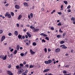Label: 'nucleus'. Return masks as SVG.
Segmentation results:
<instances>
[{
	"label": "nucleus",
	"instance_id": "37998d69",
	"mask_svg": "<svg viewBox=\"0 0 75 75\" xmlns=\"http://www.w3.org/2000/svg\"><path fill=\"white\" fill-rule=\"evenodd\" d=\"M42 42H46L45 40L44 39H42Z\"/></svg>",
	"mask_w": 75,
	"mask_h": 75
},
{
	"label": "nucleus",
	"instance_id": "de8ad7c7",
	"mask_svg": "<svg viewBox=\"0 0 75 75\" xmlns=\"http://www.w3.org/2000/svg\"><path fill=\"white\" fill-rule=\"evenodd\" d=\"M44 51H45V52H47V48H45L44 49Z\"/></svg>",
	"mask_w": 75,
	"mask_h": 75
},
{
	"label": "nucleus",
	"instance_id": "a211bd4d",
	"mask_svg": "<svg viewBox=\"0 0 75 75\" xmlns=\"http://www.w3.org/2000/svg\"><path fill=\"white\" fill-rule=\"evenodd\" d=\"M30 28H31V29H32V30H34L35 29V28L33 26H30Z\"/></svg>",
	"mask_w": 75,
	"mask_h": 75
},
{
	"label": "nucleus",
	"instance_id": "bb28decb",
	"mask_svg": "<svg viewBox=\"0 0 75 75\" xmlns=\"http://www.w3.org/2000/svg\"><path fill=\"white\" fill-rule=\"evenodd\" d=\"M28 65H29L28 64H26L25 65V67L27 68H28L29 67V66H28Z\"/></svg>",
	"mask_w": 75,
	"mask_h": 75
},
{
	"label": "nucleus",
	"instance_id": "1a4fd4ad",
	"mask_svg": "<svg viewBox=\"0 0 75 75\" xmlns=\"http://www.w3.org/2000/svg\"><path fill=\"white\" fill-rule=\"evenodd\" d=\"M38 31H39V29H35L33 31L34 33H35V32H38Z\"/></svg>",
	"mask_w": 75,
	"mask_h": 75
},
{
	"label": "nucleus",
	"instance_id": "9d476101",
	"mask_svg": "<svg viewBox=\"0 0 75 75\" xmlns=\"http://www.w3.org/2000/svg\"><path fill=\"white\" fill-rule=\"evenodd\" d=\"M15 7L16 8H17V9H18V8H20V6L19 5H15Z\"/></svg>",
	"mask_w": 75,
	"mask_h": 75
},
{
	"label": "nucleus",
	"instance_id": "aec40b11",
	"mask_svg": "<svg viewBox=\"0 0 75 75\" xmlns=\"http://www.w3.org/2000/svg\"><path fill=\"white\" fill-rule=\"evenodd\" d=\"M11 14L12 16H14V13L12 12H11Z\"/></svg>",
	"mask_w": 75,
	"mask_h": 75
},
{
	"label": "nucleus",
	"instance_id": "8fccbe9b",
	"mask_svg": "<svg viewBox=\"0 0 75 75\" xmlns=\"http://www.w3.org/2000/svg\"><path fill=\"white\" fill-rule=\"evenodd\" d=\"M65 35H66V33H65L63 34V37H65Z\"/></svg>",
	"mask_w": 75,
	"mask_h": 75
},
{
	"label": "nucleus",
	"instance_id": "cd10ccee",
	"mask_svg": "<svg viewBox=\"0 0 75 75\" xmlns=\"http://www.w3.org/2000/svg\"><path fill=\"white\" fill-rule=\"evenodd\" d=\"M59 32L60 33H62L63 32V31H62L61 30V29H59Z\"/></svg>",
	"mask_w": 75,
	"mask_h": 75
},
{
	"label": "nucleus",
	"instance_id": "393cba45",
	"mask_svg": "<svg viewBox=\"0 0 75 75\" xmlns=\"http://www.w3.org/2000/svg\"><path fill=\"white\" fill-rule=\"evenodd\" d=\"M10 56L11 58H13V54H12V53L11 54Z\"/></svg>",
	"mask_w": 75,
	"mask_h": 75
},
{
	"label": "nucleus",
	"instance_id": "3c124183",
	"mask_svg": "<svg viewBox=\"0 0 75 75\" xmlns=\"http://www.w3.org/2000/svg\"><path fill=\"white\" fill-rule=\"evenodd\" d=\"M28 72V70H26L24 72L25 74H27Z\"/></svg>",
	"mask_w": 75,
	"mask_h": 75
},
{
	"label": "nucleus",
	"instance_id": "72a5a7b5",
	"mask_svg": "<svg viewBox=\"0 0 75 75\" xmlns=\"http://www.w3.org/2000/svg\"><path fill=\"white\" fill-rule=\"evenodd\" d=\"M5 38H2L1 39V41L2 42V41H3V40L5 39Z\"/></svg>",
	"mask_w": 75,
	"mask_h": 75
},
{
	"label": "nucleus",
	"instance_id": "e2e57ef3",
	"mask_svg": "<svg viewBox=\"0 0 75 75\" xmlns=\"http://www.w3.org/2000/svg\"><path fill=\"white\" fill-rule=\"evenodd\" d=\"M45 39H46V40H49V38H45Z\"/></svg>",
	"mask_w": 75,
	"mask_h": 75
},
{
	"label": "nucleus",
	"instance_id": "58836bf2",
	"mask_svg": "<svg viewBox=\"0 0 75 75\" xmlns=\"http://www.w3.org/2000/svg\"><path fill=\"white\" fill-rule=\"evenodd\" d=\"M26 63H27L26 62H25V61H24L23 62V65H25Z\"/></svg>",
	"mask_w": 75,
	"mask_h": 75
},
{
	"label": "nucleus",
	"instance_id": "4468645a",
	"mask_svg": "<svg viewBox=\"0 0 75 75\" xmlns=\"http://www.w3.org/2000/svg\"><path fill=\"white\" fill-rule=\"evenodd\" d=\"M27 34L28 35L29 37V38H30V37H31V34H30V33H29L28 32H27Z\"/></svg>",
	"mask_w": 75,
	"mask_h": 75
},
{
	"label": "nucleus",
	"instance_id": "c85d7f7f",
	"mask_svg": "<svg viewBox=\"0 0 75 75\" xmlns=\"http://www.w3.org/2000/svg\"><path fill=\"white\" fill-rule=\"evenodd\" d=\"M55 11H56L55 10H53L52 11V12L51 13V14H53V13H55Z\"/></svg>",
	"mask_w": 75,
	"mask_h": 75
},
{
	"label": "nucleus",
	"instance_id": "a878e982",
	"mask_svg": "<svg viewBox=\"0 0 75 75\" xmlns=\"http://www.w3.org/2000/svg\"><path fill=\"white\" fill-rule=\"evenodd\" d=\"M64 43V41H62L60 42V44H62Z\"/></svg>",
	"mask_w": 75,
	"mask_h": 75
},
{
	"label": "nucleus",
	"instance_id": "412c9836",
	"mask_svg": "<svg viewBox=\"0 0 75 75\" xmlns=\"http://www.w3.org/2000/svg\"><path fill=\"white\" fill-rule=\"evenodd\" d=\"M17 52V50H16L13 52L14 54H16V53Z\"/></svg>",
	"mask_w": 75,
	"mask_h": 75
},
{
	"label": "nucleus",
	"instance_id": "052dcab7",
	"mask_svg": "<svg viewBox=\"0 0 75 75\" xmlns=\"http://www.w3.org/2000/svg\"><path fill=\"white\" fill-rule=\"evenodd\" d=\"M28 18L29 19H31V17H30V15L28 16Z\"/></svg>",
	"mask_w": 75,
	"mask_h": 75
},
{
	"label": "nucleus",
	"instance_id": "f8f14e48",
	"mask_svg": "<svg viewBox=\"0 0 75 75\" xmlns=\"http://www.w3.org/2000/svg\"><path fill=\"white\" fill-rule=\"evenodd\" d=\"M19 49H20V46H19V45H18L16 47V49L18 51L19 50Z\"/></svg>",
	"mask_w": 75,
	"mask_h": 75
},
{
	"label": "nucleus",
	"instance_id": "2f4dec72",
	"mask_svg": "<svg viewBox=\"0 0 75 75\" xmlns=\"http://www.w3.org/2000/svg\"><path fill=\"white\" fill-rule=\"evenodd\" d=\"M44 62L45 64H48V61H45Z\"/></svg>",
	"mask_w": 75,
	"mask_h": 75
},
{
	"label": "nucleus",
	"instance_id": "4be33fe9",
	"mask_svg": "<svg viewBox=\"0 0 75 75\" xmlns=\"http://www.w3.org/2000/svg\"><path fill=\"white\" fill-rule=\"evenodd\" d=\"M64 2L65 4H68V2L67 1H64Z\"/></svg>",
	"mask_w": 75,
	"mask_h": 75
},
{
	"label": "nucleus",
	"instance_id": "c03bdc74",
	"mask_svg": "<svg viewBox=\"0 0 75 75\" xmlns=\"http://www.w3.org/2000/svg\"><path fill=\"white\" fill-rule=\"evenodd\" d=\"M9 5V4H6V5H5V6L6 7H8V5Z\"/></svg>",
	"mask_w": 75,
	"mask_h": 75
},
{
	"label": "nucleus",
	"instance_id": "864d4df0",
	"mask_svg": "<svg viewBox=\"0 0 75 75\" xmlns=\"http://www.w3.org/2000/svg\"><path fill=\"white\" fill-rule=\"evenodd\" d=\"M12 34H11V33H9L8 34V35H9V36H11V35H12Z\"/></svg>",
	"mask_w": 75,
	"mask_h": 75
},
{
	"label": "nucleus",
	"instance_id": "473e14b6",
	"mask_svg": "<svg viewBox=\"0 0 75 75\" xmlns=\"http://www.w3.org/2000/svg\"><path fill=\"white\" fill-rule=\"evenodd\" d=\"M62 48H64V49H66V48H67V47L66 46H64L63 47H62Z\"/></svg>",
	"mask_w": 75,
	"mask_h": 75
},
{
	"label": "nucleus",
	"instance_id": "0e129e2a",
	"mask_svg": "<svg viewBox=\"0 0 75 75\" xmlns=\"http://www.w3.org/2000/svg\"><path fill=\"white\" fill-rule=\"evenodd\" d=\"M68 12H69H69H71V11L70 9H69L68 10Z\"/></svg>",
	"mask_w": 75,
	"mask_h": 75
},
{
	"label": "nucleus",
	"instance_id": "f257e3e1",
	"mask_svg": "<svg viewBox=\"0 0 75 75\" xmlns=\"http://www.w3.org/2000/svg\"><path fill=\"white\" fill-rule=\"evenodd\" d=\"M5 17H7L8 18H10L11 17V16L10 14H8V12H6L5 14Z\"/></svg>",
	"mask_w": 75,
	"mask_h": 75
},
{
	"label": "nucleus",
	"instance_id": "5701e85b",
	"mask_svg": "<svg viewBox=\"0 0 75 75\" xmlns=\"http://www.w3.org/2000/svg\"><path fill=\"white\" fill-rule=\"evenodd\" d=\"M20 66H21V67H23L24 66V65H23V64L22 63H20L19 64Z\"/></svg>",
	"mask_w": 75,
	"mask_h": 75
},
{
	"label": "nucleus",
	"instance_id": "ea45409f",
	"mask_svg": "<svg viewBox=\"0 0 75 75\" xmlns=\"http://www.w3.org/2000/svg\"><path fill=\"white\" fill-rule=\"evenodd\" d=\"M71 20H73V21L74 22L75 21L74 20V17H72L71 19Z\"/></svg>",
	"mask_w": 75,
	"mask_h": 75
},
{
	"label": "nucleus",
	"instance_id": "4c0bfd02",
	"mask_svg": "<svg viewBox=\"0 0 75 75\" xmlns=\"http://www.w3.org/2000/svg\"><path fill=\"white\" fill-rule=\"evenodd\" d=\"M57 25L58 26H61V23L60 22H59V23Z\"/></svg>",
	"mask_w": 75,
	"mask_h": 75
},
{
	"label": "nucleus",
	"instance_id": "6e6d98bb",
	"mask_svg": "<svg viewBox=\"0 0 75 75\" xmlns=\"http://www.w3.org/2000/svg\"><path fill=\"white\" fill-rule=\"evenodd\" d=\"M51 29L52 30H54V28L53 27H52L51 28Z\"/></svg>",
	"mask_w": 75,
	"mask_h": 75
},
{
	"label": "nucleus",
	"instance_id": "423d86ee",
	"mask_svg": "<svg viewBox=\"0 0 75 75\" xmlns=\"http://www.w3.org/2000/svg\"><path fill=\"white\" fill-rule=\"evenodd\" d=\"M40 35H42V36L43 35V37H47V35L43 33H41L40 34Z\"/></svg>",
	"mask_w": 75,
	"mask_h": 75
},
{
	"label": "nucleus",
	"instance_id": "774afa93",
	"mask_svg": "<svg viewBox=\"0 0 75 75\" xmlns=\"http://www.w3.org/2000/svg\"><path fill=\"white\" fill-rule=\"evenodd\" d=\"M64 75H71V74H64Z\"/></svg>",
	"mask_w": 75,
	"mask_h": 75
},
{
	"label": "nucleus",
	"instance_id": "20e7f679",
	"mask_svg": "<svg viewBox=\"0 0 75 75\" xmlns=\"http://www.w3.org/2000/svg\"><path fill=\"white\" fill-rule=\"evenodd\" d=\"M7 73L8 75H13V73L11 71H7Z\"/></svg>",
	"mask_w": 75,
	"mask_h": 75
},
{
	"label": "nucleus",
	"instance_id": "13d9d810",
	"mask_svg": "<svg viewBox=\"0 0 75 75\" xmlns=\"http://www.w3.org/2000/svg\"><path fill=\"white\" fill-rule=\"evenodd\" d=\"M64 46H65V45H60V47H64Z\"/></svg>",
	"mask_w": 75,
	"mask_h": 75
},
{
	"label": "nucleus",
	"instance_id": "69168bd1",
	"mask_svg": "<svg viewBox=\"0 0 75 75\" xmlns=\"http://www.w3.org/2000/svg\"><path fill=\"white\" fill-rule=\"evenodd\" d=\"M24 31H25V32H26L27 31V30H26V29H23Z\"/></svg>",
	"mask_w": 75,
	"mask_h": 75
},
{
	"label": "nucleus",
	"instance_id": "c9c22d12",
	"mask_svg": "<svg viewBox=\"0 0 75 75\" xmlns=\"http://www.w3.org/2000/svg\"><path fill=\"white\" fill-rule=\"evenodd\" d=\"M63 8V5H62L61 6V8L62 9H60V10H63V8Z\"/></svg>",
	"mask_w": 75,
	"mask_h": 75
},
{
	"label": "nucleus",
	"instance_id": "5fc2aeb1",
	"mask_svg": "<svg viewBox=\"0 0 75 75\" xmlns=\"http://www.w3.org/2000/svg\"><path fill=\"white\" fill-rule=\"evenodd\" d=\"M69 67V65H67L65 67H66V68H68V67Z\"/></svg>",
	"mask_w": 75,
	"mask_h": 75
},
{
	"label": "nucleus",
	"instance_id": "6ab92c4d",
	"mask_svg": "<svg viewBox=\"0 0 75 75\" xmlns=\"http://www.w3.org/2000/svg\"><path fill=\"white\" fill-rule=\"evenodd\" d=\"M4 57V56H3V55H1L0 56V58H1V59H3V58Z\"/></svg>",
	"mask_w": 75,
	"mask_h": 75
},
{
	"label": "nucleus",
	"instance_id": "b1692460",
	"mask_svg": "<svg viewBox=\"0 0 75 75\" xmlns=\"http://www.w3.org/2000/svg\"><path fill=\"white\" fill-rule=\"evenodd\" d=\"M33 45H34V46H35V45H37V43H35V42H34L33 43Z\"/></svg>",
	"mask_w": 75,
	"mask_h": 75
},
{
	"label": "nucleus",
	"instance_id": "f03ea898",
	"mask_svg": "<svg viewBox=\"0 0 75 75\" xmlns=\"http://www.w3.org/2000/svg\"><path fill=\"white\" fill-rule=\"evenodd\" d=\"M23 72H24V71L23 70V71H21V69L20 70H18V75H20L21 74H22Z\"/></svg>",
	"mask_w": 75,
	"mask_h": 75
},
{
	"label": "nucleus",
	"instance_id": "2eb2a0df",
	"mask_svg": "<svg viewBox=\"0 0 75 75\" xmlns=\"http://www.w3.org/2000/svg\"><path fill=\"white\" fill-rule=\"evenodd\" d=\"M14 33H15V35H18V31H15Z\"/></svg>",
	"mask_w": 75,
	"mask_h": 75
},
{
	"label": "nucleus",
	"instance_id": "79ce46f5",
	"mask_svg": "<svg viewBox=\"0 0 75 75\" xmlns=\"http://www.w3.org/2000/svg\"><path fill=\"white\" fill-rule=\"evenodd\" d=\"M20 55H21V56L22 57H23V56H24V54H23V53L21 54Z\"/></svg>",
	"mask_w": 75,
	"mask_h": 75
},
{
	"label": "nucleus",
	"instance_id": "7c9ffc66",
	"mask_svg": "<svg viewBox=\"0 0 75 75\" xmlns=\"http://www.w3.org/2000/svg\"><path fill=\"white\" fill-rule=\"evenodd\" d=\"M33 67H34V66H33L32 65H30L29 67L30 69V68H33Z\"/></svg>",
	"mask_w": 75,
	"mask_h": 75
},
{
	"label": "nucleus",
	"instance_id": "dca6fc26",
	"mask_svg": "<svg viewBox=\"0 0 75 75\" xmlns=\"http://www.w3.org/2000/svg\"><path fill=\"white\" fill-rule=\"evenodd\" d=\"M7 59V55H5V57L3 58V60H6Z\"/></svg>",
	"mask_w": 75,
	"mask_h": 75
},
{
	"label": "nucleus",
	"instance_id": "c756f323",
	"mask_svg": "<svg viewBox=\"0 0 75 75\" xmlns=\"http://www.w3.org/2000/svg\"><path fill=\"white\" fill-rule=\"evenodd\" d=\"M22 37V36H21V35H18V38H21Z\"/></svg>",
	"mask_w": 75,
	"mask_h": 75
},
{
	"label": "nucleus",
	"instance_id": "ddd939ff",
	"mask_svg": "<svg viewBox=\"0 0 75 75\" xmlns=\"http://www.w3.org/2000/svg\"><path fill=\"white\" fill-rule=\"evenodd\" d=\"M21 17H22V16L21 15H20L18 17V20H20Z\"/></svg>",
	"mask_w": 75,
	"mask_h": 75
},
{
	"label": "nucleus",
	"instance_id": "09e8293b",
	"mask_svg": "<svg viewBox=\"0 0 75 75\" xmlns=\"http://www.w3.org/2000/svg\"><path fill=\"white\" fill-rule=\"evenodd\" d=\"M70 7H71V6H70V5H69L67 7V8H68V9H69Z\"/></svg>",
	"mask_w": 75,
	"mask_h": 75
},
{
	"label": "nucleus",
	"instance_id": "e433bc0d",
	"mask_svg": "<svg viewBox=\"0 0 75 75\" xmlns=\"http://www.w3.org/2000/svg\"><path fill=\"white\" fill-rule=\"evenodd\" d=\"M61 36L60 35H59L57 36V38H60V37H61Z\"/></svg>",
	"mask_w": 75,
	"mask_h": 75
},
{
	"label": "nucleus",
	"instance_id": "4d7b16f0",
	"mask_svg": "<svg viewBox=\"0 0 75 75\" xmlns=\"http://www.w3.org/2000/svg\"><path fill=\"white\" fill-rule=\"evenodd\" d=\"M16 25H17V27H19V24H18V23H17V24H16Z\"/></svg>",
	"mask_w": 75,
	"mask_h": 75
},
{
	"label": "nucleus",
	"instance_id": "6e6552de",
	"mask_svg": "<svg viewBox=\"0 0 75 75\" xmlns=\"http://www.w3.org/2000/svg\"><path fill=\"white\" fill-rule=\"evenodd\" d=\"M23 5L25 6H26V7H28V4L26 2H24L23 3Z\"/></svg>",
	"mask_w": 75,
	"mask_h": 75
},
{
	"label": "nucleus",
	"instance_id": "338daca9",
	"mask_svg": "<svg viewBox=\"0 0 75 75\" xmlns=\"http://www.w3.org/2000/svg\"><path fill=\"white\" fill-rule=\"evenodd\" d=\"M14 49H12L10 51L11 52H12L13 51Z\"/></svg>",
	"mask_w": 75,
	"mask_h": 75
},
{
	"label": "nucleus",
	"instance_id": "f704fd0d",
	"mask_svg": "<svg viewBox=\"0 0 75 75\" xmlns=\"http://www.w3.org/2000/svg\"><path fill=\"white\" fill-rule=\"evenodd\" d=\"M57 13L58 14H59V15H61V14H62V13L61 12H57Z\"/></svg>",
	"mask_w": 75,
	"mask_h": 75
},
{
	"label": "nucleus",
	"instance_id": "680f3d73",
	"mask_svg": "<svg viewBox=\"0 0 75 75\" xmlns=\"http://www.w3.org/2000/svg\"><path fill=\"white\" fill-rule=\"evenodd\" d=\"M48 52H50V51H51V49L49 48L48 49Z\"/></svg>",
	"mask_w": 75,
	"mask_h": 75
},
{
	"label": "nucleus",
	"instance_id": "0eeeda50",
	"mask_svg": "<svg viewBox=\"0 0 75 75\" xmlns=\"http://www.w3.org/2000/svg\"><path fill=\"white\" fill-rule=\"evenodd\" d=\"M50 70V69H46L43 71V72H47L49 71Z\"/></svg>",
	"mask_w": 75,
	"mask_h": 75
},
{
	"label": "nucleus",
	"instance_id": "39448f33",
	"mask_svg": "<svg viewBox=\"0 0 75 75\" xmlns=\"http://www.w3.org/2000/svg\"><path fill=\"white\" fill-rule=\"evenodd\" d=\"M30 52L31 53L32 55H34V54H35V52H33V50H32L31 49H30Z\"/></svg>",
	"mask_w": 75,
	"mask_h": 75
},
{
	"label": "nucleus",
	"instance_id": "a18cd8bd",
	"mask_svg": "<svg viewBox=\"0 0 75 75\" xmlns=\"http://www.w3.org/2000/svg\"><path fill=\"white\" fill-rule=\"evenodd\" d=\"M11 65H9L8 66V68H11Z\"/></svg>",
	"mask_w": 75,
	"mask_h": 75
},
{
	"label": "nucleus",
	"instance_id": "7ed1b4c3",
	"mask_svg": "<svg viewBox=\"0 0 75 75\" xmlns=\"http://www.w3.org/2000/svg\"><path fill=\"white\" fill-rule=\"evenodd\" d=\"M60 49L59 48H57V49H55V52H60Z\"/></svg>",
	"mask_w": 75,
	"mask_h": 75
},
{
	"label": "nucleus",
	"instance_id": "9b49d317",
	"mask_svg": "<svg viewBox=\"0 0 75 75\" xmlns=\"http://www.w3.org/2000/svg\"><path fill=\"white\" fill-rule=\"evenodd\" d=\"M52 60L51 59H50L48 60V64H50L52 62Z\"/></svg>",
	"mask_w": 75,
	"mask_h": 75
},
{
	"label": "nucleus",
	"instance_id": "f3484780",
	"mask_svg": "<svg viewBox=\"0 0 75 75\" xmlns=\"http://www.w3.org/2000/svg\"><path fill=\"white\" fill-rule=\"evenodd\" d=\"M30 17L33 18V14L32 13H31L30 14Z\"/></svg>",
	"mask_w": 75,
	"mask_h": 75
},
{
	"label": "nucleus",
	"instance_id": "603ef678",
	"mask_svg": "<svg viewBox=\"0 0 75 75\" xmlns=\"http://www.w3.org/2000/svg\"><path fill=\"white\" fill-rule=\"evenodd\" d=\"M3 33V30H0V34H2Z\"/></svg>",
	"mask_w": 75,
	"mask_h": 75
},
{
	"label": "nucleus",
	"instance_id": "a19ab883",
	"mask_svg": "<svg viewBox=\"0 0 75 75\" xmlns=\"http://www.w3.org/2000/svg\"><path fill=\"white\" fill-rule=\"evenodd\" d=\"M16 69H19V66L17 65V66H16Z\"/></svg>",
	"mask_w": 75,
	"mask_h": 75
},
{
	"label": "nucleus",
	"instance_id": "bf43d9fd",
	"mask_svg": "<svg viewBox=\"0 0 75 75\" xmlns=\"http://www.w3.org/2000/svg\"><path fill=\"white\" fill-rule=\"evenodd\" d=\"M64 46H65V45H60V47H64Z\"/></svg>",
	"mask_w": 75,
	"mask_h": 75
},
{
	"label": "nucleus",
	"instance_id": "49530a36",
	"mask_svg": "<svg viewBox=\"0 0 75 75\" xmlns=\"http://www.w3.org/2000/svg\"><path fill=\"white\" fill-rule=\"evenodd\" d=\"M63 73L64 74H67V71H63Z\"/></svg>",
	"mask_w": 75,
	"mask_h": 75
}]
</instances>
